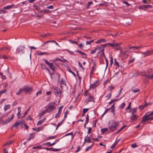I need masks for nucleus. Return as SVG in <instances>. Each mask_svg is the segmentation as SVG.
I'll list each match as a JSON object with an SVG mask.
<instances>
[{"label": "nucleus", "mask_w": 153, "mask_h": 153, "mask_svg": "<svg viewBox=\"0 0 153 153\" xmlns=\"http://www.w3.org/2000/svg\"><path fill=\"white\" fill-rule=\"evenodd\" d=\"M51 54L49 52H40L38 53H37V55H39L41 56L43 55H45L46 54L47 55H49Z\"/></svg>", "instance_id": "c756f323"}, {"label": "nucleus", "mask_w": 153, "mask_h": 153, "mask_svg": "<svg viewBox=\"0 0 153 153\" xmlns=\"http://www.w3.org/2000/svg\"><path fill=\"white\" fill-rule=\"evenodd\" d=\"M3 48V51H6L7 50H9V51H10V48H9L7 47H4Z\"/></svg>", "instance_id": "69168bd1"}, {"label": "nucleus", "mask_w": 153, "mask_h": 153, "mask_svg": "<svg viewBox=\"0 0 153 153\" xmlns=\"http://www.w3.org/2000/svg\"><path fill=\"white\" fill-rule=\"evenodd\" d=\"M93 135L92 134H90L88 138V140H87L86 138L85 139V142L89 143L91 142V140L93 138Z\"/></svg>", "instance_id": "412c9836"}, {"label": "nucleus", "mask_w": 153, "mask_h": 153, "mask_svg": "<svg viewBox=\"0 0 153 153\" xmlns=\"http://www.w3.org/2000/svg\"><path fill=\"white\" fill-rule=\"evenodd\" d=\"M121 50L122 49H121L120 51L121 56L124 59L127 58L128 56V55L126 52H125L124 51H122Z\"/></svg>", "instance_id": "f3484780"}, {"label": "nucleus", "mask_w": 153, "mask_h": 153, "mask_svg": "<svg viewBox=\"0 0 153 153\" xmlns=\"http://www.w3.org/2000/svg\"><path fill=\"white\" fill-rule=\"evenodd\" d=\"M55 90L54 93L56 96L60 97L61 96L62 91L58 88L57 87H56L54 88Z\"/></svg>", "instance_id": "9d476101"}, {"label": "nucleus", "mask_w": 153, "mask_h": 153, "mask_svg": "<svg viewBox=\"0 0 153 153\" xmlns=\"http://www.w3.org/2000/svg\"><path fill=\"white\" fill-rule=\"evenodd\" d=\"M135 59L134 58H132L131 57H130L129 61L128 62V64L129 65L131 63L133 62Z\"/></svg>", "instance_id": "de8ad7c7"}, {"label": "nucleus", "mask_w": 153, "mask_h": 153, "mask_svg": "<svg viewBox=\"0 0 153 153\" xmlns=\"http://www.w3.org/2000/svg\"><path fill=\"white\" fill-rule=\"evenodd\" d=\"M138 117V116H137L136 114H132V115L130 118L131 122L136 120Z\"/></svg>", "instance_id": "4be33fe9"}, {"label": "nucleus", "mask_w": 153, "mask_h": 153, "mask_svg": "<svg viewBox=\"0 0 153 153\" xmlns=\"http://www.w3.org/2000/svg\"><path fill=\"white\" fill-rule=\"evenodd\" d=\"M96 68V64H94L93 65L90 71L91 74H94V71L95 70Z\"/></svg>", "instance_id": "5701e85b"}, {"label": "nucleus", "mask_w": 153, "mask_h": 153, "mask_svg": "<svg viewBox=\"0 0 153 153\" xmlns=\"http://www.w3.org/2000/svg\"><path fill=\"white\" fill-rule=\"evenodd\" d=\"M64 120H65V119H63L62 120V121L60 123H58V124H57V125L56 126V130L57 129V128H58V127L59 126H60V125H61L62 124L63 122H64Z\"/></svg>", "instance_id": "c9c22d12"}, {"label": "nucleus", "mask_w": 153, "mask_h": 153, "mask_svg": "<svg viewBox=\"0 0 153 153\" xmlns=\"http://www.w3.org/2000/svg\"><path fill=\"white\" fill-rule=\"evenodd\" d=\"M106 40L104 39H100L98 40L96 42V43H100L102 42H106Z\"/></svg>", "instance_id": "cd10ccee"}, {"label": "nucleus", "mask_w": 153, "mask_h": 153, "mask_svg": "<svg viewBox=\"0 0 153 153\" xmlns=\"http://www.w3.org/2000/svg\"><path fill=\"white\" fill-rule=\"evenodd\" d=\"M21 123V122H20V121H16L15 124L13 125V127H15L16 128L18 126H19L20 124Z\"/></svg>", "instance_id": "7c9ffc66"}, {"label": "nucleus", "mask_w": 153, "mask_h": 153, "mask_svg": "<svg viewBox=\"0 0 153 153\" xmlns=\"http://www.w3.org/2000/svg\"><path fill=\"white\" fill-rule=\"evenodd\" d=\"M137 110V108H134L132 109V114H134V113H136Z\"/></svg>", "instance_id": "3c124183"}, {"label": "nucleus", "mask_w": 153, "mask_h": 153, "mask_svg": "<svg viewBox=\"0 0 153 153\" xmlns=\"http://www.w3.org/2000/svg\"><path fill=\"white\" fill-rule=\"evenodd\" d=\"M89 116L88 114H87L85 124H87L89 122Z\"/></svg>", "instance_id": "a18cd8bd"}, {"label": "nucleus", "mask_w": 153, "mask_h": 153, "mask_svg": "<svg viewBox=\"0 0 153 153\" xmlns=\"http://www.w3.org/2000/svg\"><path fill=\"white\" fill-rule=\"evenodd\" d=\"M55 104V102H50L46 106V111L48 113H50L56 109V107L54 105Z\"/></svg>", "instance_id": "7ed1b4c3"}, {"label": "nucleus", "mask_w": 153, "mask_h": 153, "mask_svg": "<svg viewBox=\"0 0 153 153\" xmlns=\"http://www.w3.org/2000/svg\"><path fill=\"white\" fill-rule=\"evenodd\" d=\"M127 125H125L123 126L121 128L119 129V130H118L116 132L117 133H118L120 132L121 131H122L123 129H124L127 126Z\"/></svg>", "instance_id": "37998d69"}, {"label": "nucleus", "mask_w": 153, "mask_h": 153, "mask_svg": "<svg viewBox=\"0 0 153 153\" xmlns=\"http://www.w3.org/2000/svg\"><path fill=\"white\" fill-rule=\"evenodd\" d=\"M23 90L25 92V94L28 93L30 94L33 91L32 87L25 85L23 87Z\"/></svg>", "instance_id": "39448f33"}, {"label": "nucleus", "mask_w": 153, "mask_h": 153, "mask_svg": "<svg viewBox=\"0 0 153 153\" xmlns=\"http://www.w3.org/2000/svg\"><path fill=\"white\" fill-rule=\"evenodd\" d=\"M119 100H118L117 99H114L113 100H111V101L109 102V105H111L112 103L116 101H117Z\"/></svg>", "instance_id": "c03bdc74"}, {"label": "nucleus", "mask_w": 153, "mask_h": 153, "mask_svg": "<svg viewBox=\"0 0 153 153\" xmlns=\"http://www.w3.org/2000/svg\"><path fill=\"white\" fill-rule=\"evenodd\" d=\"M111 92L112 91H111L108 95H107L105 96V97L107 98V100H108L111 98Z\"/></svg>", "instance_id": "a19ab883"}, {"label": "nucleus", "mask_w": 153, "mask_h": 153, "mask_svg": "<svg viewBox=\"0 0 153 153\" xmlns=\"http://www.w3.org/2000/svg\"><path fill=\"white\" fill-rule=\"evenodd\" d=\"M40 65L41 66V68L42 69H46L48 71H49V70L48 68L46 67V65L44 63H40Z\"/></svg>", "instance_id": "a878e982"}, {"label": "nucleus", "mask_w": 153, "mask_h": 153, "mask_svg": "<svg viewBox=\"0 0 153 153\" xmlns=\"http://www.w3.org/2000/svg\"><path fill=\"white\" fill-rule=\"evenodd\" d=\"M138 146L137 145L136 143H134V144H132L131 145V147L133 148H135V147H137Z\"/></svg>", "instance_id": "bf43d9fd"}, {"label": "nucleus", "mask_w": 153, "mask_h": 153, "mask_svg": "<svg viewBox=\"0 0 153 153\" xmlns=\"http://www.w3.org/2000/svg\"><path fill=\"white\" fill-rule=\"evenodd\" d=\"M109 110H110V109L109 108H107L106 109H105V110L104 112V113L103 114H102V116H101V117H103V116Z\"/></svg>", "instance_id": "864d4df0"}, {"label": "nucleus", "mask_w": 153, "mask_h": 153, "mask_svg": "<svg viewBox=\"0 0 153 153\" xmlns=\"http://www.w3.org/2000/svg\"><path fill=\"white\" fill-rule=\"evenodd\" d=\"M92 147V145H91V146H89L88 147H87L85 149V151L86 152H87L88 150L90 149Z\"/></svg>", "instance_id": "e2e57ef3"}, {"label": "nucleus", "mask_w": 153, "mask_h": 153, "mask_svg": "<svg viewBox=\"0 0 153 153\" xmlns=\"http://www.w3.org/2000/svg\"><path fill=\"white\" fill-rule=\"evenodd\" d=\"M121 43L115 42L110 44V46L113 48L115 50L117 51L120 49V45Z\"/></svg>", "instance_id": "423d86ee"}, {"label": "nucleus", "mask_w": 153, "mask_h": 153, "mask_svg": "<svg viewBox=\"0 0 153 153\" xmlns=\"http://www.w3.org/2000/svg\"><path fill=\"white\" fill-rule=\"evenodd\" d=\"M68 113V110H67L64 114V119H65V120L67 117V114Z\"/></svg>", "instance_id": "4d7b16f0"}, {"label": "nucleus", "mask_w": 153, "mask_h": 153, "mask_svg": "<svg viewBox=\"0 0 153 153\" xmlns=\"http://www.w3.org/2000/svg\"><path fill=\"white\" fill-rule=\"evenodd\" d=\"M114 87L112 86V85H110L108 88V90H112L114 88Z\"/></svg>", "instance_id": "6e6d98bb"}, {"label": "nucleus", "mask_w": 153, "mask_h": 153, "mask_svg": "<svg viewBox=\"0 0 153 153\" xmlns=\"http://www.w3.org/2000/svg\"><path fill=\"white\" fill-rule=\"evenodd\" d=\"M125 105L126 104L125 102L123 103L119 106L121 110L125 106Z\"/></svg>", "instance_id": "4c0bfd02"}, {"label": "nucleus", "mask_w": 153, "mask_h": 153, "mask_svg": "<svg viewBox=\"0 0 153 153\" xmlns=\"http://www.w3.org/2000/svg\"><path fill=\"white\" fill-rule=\"evenodd\" d=\"M131 91L133 92L136 93L137 92H139L140 89L138 88H136L135 89H132Z\"/></svg>", "instance_id": "ea45409f"}, {"label": "nucleus", "mask_w": 153, "mask_h": 153, "mask_svg": "<svg viewBox=\"0 0 153 153\" xmlns=\"http://www.w3.org/2000/svg\"><path fill=\"white\" fill-rule=\"evenodd\" d=\"M7 91V89L0 91V94L5 93Z\"/></svg>", "instance_id": "13d9d810"}, {"label": "nucleus", "mask_w": 153, "mask_h": 153, "mask_svg": "<svg viewBox=\"0 0 153 153\" xmlns=\"http://www.w3.org/2000/svg\"><path fill=\"white\" fill-rule=\"evenodd\" d=\"M114 65L117 66L118 68H119L120 67V64L117 61V59L116 58L114 59Z\"/></svg>", "instance_id": "473e14b6"}, {"label": "nucleus", "mask_w": 153, "mask_h": 153, "mask_svg": "<svg viewBox=\"0 0 153 153\" xmlns=\"http://www.w3.org/2000/svg\"><path fill=\"white\" fill-rule=\"evenodd\" d=\"M42 145L43 146H46L48 147H50L53 146V144L51 143L50 142L45 143H43Z\"/></svg>", "instance_id": "bb28decb"}, {"label": "nucleus", "mask_w": 153, "mask_h": 153, "mask_svg": "<svg viewBox=\"0 0 153 153\" xmlns=\"http://www.w3.org/2000/svg\"><path fill=\"white\" fill-rule=\"evenodd\" d=\"M20 122H21V123L20 124V126H21V127H22V126H23V124H24V123H25V121H24V120H22L21 121H20Z\"/></svg>", "instance_id": "338daca9"}, {"label": "nucleus", "mask_w": 153, "mask_h": 153, "mask_svg": "<svg viewBox=\"0 0 153 153\" xmlns=\"http://www.w3.org/2000/svg\"><path fill=\"white\" fill-rule=\"evenodd\" d=\"M14 116V114H12L11 117H9L5 120L3 121L2 119L0 117V121L1 122V124L3 125H5L10 122L13 119Z\"/></svg>", "instance_id": "20e7f679"}, {"label": "nucleus", "mask_w": 153, "mask_h": 153, "mask_svg": "<svg viewBox=\"0 0 153 153\" xmlns=\"http://www.w3.org/2000/svg\"><path fill=\"white\" fill-rule=\"evenodd\" d=\"M110 44H111V43H105L104 45H100V46L102 48H103L104 49V48H105L107 46H110Z\"/></svg>", "instance_id": "c85d7f7f"}, {"label": "nucleus", "mask_w": 153, "mask_h": 153, "mask_svg": "<svg viewBox=\"0 0 153 153\" xmlns=\"http://www.w3.org/2000/svg\"><path fill=\"white\" fill-rule=\"evenodd\" d=\"M43 149H46L47 151H51L57 152L60 150V149H53V148H49L47 147L43 148Z\"/></svg>", "instance_id": "dca6fc26"}, {"label": "nucleus", "mask_w": 153, "mask_h": 153, "mask_svg": "<svg viewBox=\"0 0 153 153\" xmlns=\"http://www.w3.org/2000/svg\"><path fill=\"white\" fill-rule=\"evenodd\" d=\"M88 108H84L83 109V113H85L88 110Z\"/></svg>", "instance_id": "774afa93"}, {"label": "nucleus", "mask_w": 153, "mask_h": 153, "mask_svg": "<svg viewBox=\"0 0 153 153\" xmlns=\"http://www.w3.org/2000/svg\"><path fill=\"white\" fill-rule=\"evenodd\" d=\"M150 116L148 113L146 114L143 117L141 123H145L147 120H149V116Z\"/></svg>", "instance_id": "f8f14e48"}, {"label": "nucleus", "mask_w": 153, "mask_h": 153, "mask_svg": "<svg viewBox=\"0 0 153 153\" xmlns=\"http://www.w3.org/2000/svg\"><path fill=\"white\" fill-rule=\"evenodd\" d=\"M140 52L142 54L144 55L145 57L153 55V50H148L145 52Z\"/></svg>", "instance_id": "1a4fd4ad"}, {"label": "nucleus", "mask_w": 153, "mask_h": 153, "mask_svg": "<svg viewBox=\"0 0 153 153\" xmlns=\"http://www.w3.org/2000/svg\"><path fill=\"white\" fill-rule=\"evenodd\" d=\"M117 144V143H116L115 142L112 145V146H111V148H114Z\"/></svg>", "instance_id": "0e129e2a"}, {"label": "nucleus", "mask_w": 153, "mask_h": 153, "mask_svg": "<svg viewBox=\"0 0 153 153\" xmlns=\"http://www.w3.org/2000/svg\"><path fill=\"white\" fill-rule=\"evenodd\" d=\"M75 51L76 52L79 53L80 54H81V55L82 56V58L85 59H87V55L84 52H83L79 50H76Z\"/></svg>", "instance_id": "4468645a"}, {"label": "nucleus", "mask_w": 153, "mask_h": 153, "mask_svg": "<svg viewBox=\"0 0 153 153\" xmlns=\"http://www.w3.org/2000/svg\"><path fill=\"white\" fill-rule=\"evenodd\" d=\"M57 10H35V14L33 15L36 17L40 18L44 14L48 12H50L51 14L54 16H57L58 13Z\"/></svg>", "instance_id": "f257e3e1"}, {"label": "nucleus", "mask_w": 153, "mask_h": 153, "mask_svg": "<svg viewBox=\"0 0 153 153\" xmlns=\"http://www.w3.org/2000/svg\"><path fill=\"white\" fill-rule=\"evenodd\" d=\"M110 67H111L112 66V65L113 63V57L112 56H110Z\"/></svg>", "instance_id": "58836bf2"}, {"label": "nucleus", "mask_w": 153, "mask_h": 153, "mask_svg": "<svg viewBox=\"0 0 153 153\" xmlns=\"http://www.w3.org/2000/svg\"><path fill=\"white\" fill-rule=\"evenodd\" d=\"M94 41V39H93L91 41H87L86 42V45H90L91 44L92 42H93Z\"/></svg>", "instance_id": "603ef678"}, {"label": "nucleus", "mask_w": 153, "mask_h": 153, "mask_svg": "<svg viewBox=\"0 0 153 153\" xmlns=\"http://www.w3.org/2000/svg\"><path fill=\"white\" fill-rule=\"evenodd\" d=\"M25 49V47L24 46L20 45L18 48L16 49V53H24V50Z\"/></svg>", "instance_id": "6e6552de"}, {"label": "nucleus", "mask_w": 153, "mask_h": 153, "mask_svg": "<svg viewBox=\"0 0 153 153\" xmlns=\"http://www.w3.org/2000/svg\"><path fill=\"white\" fill-rule=\"evenodd\" d=\"M97 50V48H95L93 50H91V54H94V53H95L96 52Z\"/></svg>", "instance_id": "052dcab7"}, {"label": "nucleus", "mask_w": 153, "mask_h": 153, "mask_svg": "<svg viewBox=\"0 0 153 153\" xmlns=\"http://www.w3.org/2000/svg\"><path fill=\"white\" fill-rule=\"evenodd\" d=\"M42 146H34L33 147V149H43V148H42Z\"/></svg>", "instance_id": "e433bc0d"}, {"label": "nucleus", "mask_w": 153, "mask_h": 153, "mask_svg": "<svg viewBox=\"0 0 153 153\" xmlns=\"http://www.w3.org/2000/svg\"><path fill=\"white\" fill-rule=\"evenodd\" d=\"M152 7V6L150 5H143L140 7V9H146V8H151Z\"/></svg>", "instance_id": "b1692460"}, {"label": "nucleus", "mask_w": 153, "mask_h": 153, "mask_svg": "<svg viewBox=\"0 0 153 153\" xmlns=\"http://www.w3.org/2000/svg\"><path fill=\"white\" fill-rule=\"evenodd\" d=\"M99 82V80H96L94 83L91 84L89 87V90L91 89H94L99 85L100 84Z\"/></svg>", "instance_id": "9b49d317"}, {"label": "nucleus", "mask_w": 153, "mask_h": 153, "mask_svg": "<svg viewBox=\"0 0 153 153\" xmlns=\"http://www.w3.org/2000/svg\"><path fill=\"white\" fill-rule=\"evenodd\" d=\"M10 108V106L9 105H5L4 107V111H6L7 110Z\"/></svg>", "instance_id": "72a5a7b5"}, {"label": "nucleus", "mask_w": 153, "mask_h": 153, "mask_svg": "<svg viewBox=\"0 0 153 153\" xmlns=\"http://www.w3.org/2000/svg\"><path fill=\"white\" fill-rule=\"evenodd\" d=\"M145 104L144 105H143V108H144L147 106L148 105H151V103H147V102H146V101L145 102Z\"/></svg>", "instance_id": "8fccbe9b"}, {"label": "nucleus", "mask_w": 153, "mask_h": 153, "mask_svg": "<svg viewBox=\"0 0 153 153\" xmlns=\"http://www.w3.org/2000/svg\"><path fill=\"white\" fill-rule=\"evenodd\" d=\"M108 130V128H103L101 129V132L102 133H103L107 131Z\"/></svg>", "instance_id": "79ce46f5"}, {"label": "nucleus", "mask_w": 153, "mask_h": 153, "mask_svg": "<svg viewBox=\"0 0 153 153\" xmlns=\"http://www.w3.org/2000/svg\"><path fill=\"white\" fill-rule=\"evenodd\" d=\"M78 65L81 68L84 70L85 69V68L82 67V65L79 62H78Z\"/></svg>", "instance_id": "680f3d73"}, {"label": "nucleus", "mask_w": 153, "mask_h": 153, "mask_svg": "<svg viewBox=\"0 0 153 153\" xmlns=\"http://www.w3.org/2000/svg\"><path fill=\"white\" fill-rule=\"evenodd\" d=\"M142 76L146 78L149 79H153V74L151 75H147L145 74H142Z\"/></svg>", "instance_id": "a211bd4d"}, {"label": "nucleus", "mask_w": 153, "mask_h": 153, "mask_svg": "<svg viewBox=\"0 0 153 153\" xmlns=\"http://www.w3.org/2000/svg\"><path fill=\"white\" fill-rule=\"evenodd\" d=\"M15 142V141L14 140L13 141H10L9 142H7L6 143V144L7 146L8 145H10V144H11L13 143H14Z\"/></svg>", "instance_id": "09e8293b"}, {"label": "nucleus", "mask_w": 153, "mask_h": 153, "mask_svg": "<svg viewBox=\"0 0 153 153\" xmlns=\"http://www.w3.org/2000/svg\"><path fill=\"white\" fill-rule=\"evenodd\" d=\"M16 7L14 4L11 5H9L4 7V9L5 10L13 8H15Z\"/></svg>", "instance_id": "6ab92c4d"}, {"label": "nucleus", "mask_w": 153, "mask_h": 153, "mask_svg": "<svg viewBox=\"0 0 153 153\" xmlns=\"http://www.w3.org/2000/svg\"><path fill=\"white\" fill-rule=\"evenodd\" d=\"M91 101L94 102V99L93 97L91 95V94H89V97L87 99L85 100V102L87 103H88V102Z\"/></svg>", "instance_id": "ddd939ff"}, {"label": "nucleus", "mask_w": 153, "mask_h": 153, "mask_svg": "<svg viewBox=\"0 0 153 153\" xmlns=\"http://www.w3.org/2000/svg\"><path fill=\"white\" fill-rule=\"evenodd\" d=\"M60 84L61 85H63L65 86H67L66 82L64 79L63 78H61Z\"/></svg>", "instance_id": "393cba45"}, {"label": "nucleus", "mask_w": 153, "mask_h": 153, "mask_svg": "<svg viewBox=\"0 0 153 153\" xmlns=\"http://www.w3.org/2000/svg\"><path fill=\"white\" fill-rule=\"evenodd\" d=\"M63 108V106H61L59 108L58 113H57V114L55 116V117L56 118H57L60 116L62 110Z\"/></svg>", "instance_id": "2eb2a0df"}, {"label": "nucleus", "mask_w": 153, "mask_h": 153, "mask_svg": "<svg viewBox=\"0 0 153 153\" xmlns=\"http://www.w3.org/2000/svg\"><path fill=\"white\" fill-rule=\"evenodd\" d=\"M108 127L110 130L112 132L114 131L119 125L118 122H116L113 120L108 122Z\"/></svg>", "instance_id": "f03ea898"}, {"label": "nucleus", "mask_w": 153, "mask_h": 153, "mask_svg": "<svg viewBox=\"0 0 153 153\" xmlns=\"http://www.w3.org/2000/svg\"><path fill=\"white\" fill-rule=\"evenodd\" d=\"M21 110H19L17 114V115L18 116V118H19L21 116Z\"/></svg>", "instance_id": "5fc2aeb1"}, {"label": "nucleus", "mask_w": 153, "mask_h": 153, "mask_svg": "<svg viewBox=\"0 0 153 153\" xmlns=\"http://www.w3.org/2000/svg\"><path fill=\"white\" fill-rule=\"evenodd\" d=\"M132 48H133V50L135 51L138 50L139 49L138 46H132L130 47L129 48L130 49Z\"/></svg>", "instance_id": "f704fd0d"}, {"label": "nucleus", "mask_w": 153, "mask_h": 153, "mask_svg": "<svg viewBox=\"0 0 153 153\" xmlns=\"http://www.w3.org/2000/svg\"><path fill=\"white\" fill-rule=\"evenodd\" d=\"M44 61H45V63L48 65L50 68L53 71L55 70V66L54 65L53 63H55L53 62V63H50L47 60L44 59Z\"/></svg>", "instance_id": "0eeeda50"}, {"label": "nucleus", "mask_w": 153, "mask_h": 153, "mask_svg": "<svg viewBox=\"0 0 153 153\" xmlns=\"http://www.w3.org/2000/svg\"><path fill=\"white\" fill-rule=\"evenodd\" d=\"M93 2L91 1L88 2V4H87V6L86 8L88 9L89 8V7L90 5L91 4H93Z\"/></svg>", "instance_id": "49530a36"}, {"label": "nucleus", "mask_w": 153, "mask_h": 153, "mask_svg": "<svg viewBox=\"0 0 153 153\" xmlns=\"http://www.w3.org/2000/svg\"><path fill=\"white\" fill-rule=\"evenodd\" d=\"M35 137V133H32L30 134L29 135V137L28 138H27L26 139L27 140V142L29 141L31 139H33Z\"/></svg>", "instance_id": "aec40b11"}, {"label": "nucleus", "mask_w": 153, "mask_h": 153, "mask_svg": "<svg viewBox=\"0 0 153 153\" xmlns=\"http://www.w3.org/2000/svg\"><path fill=\"white\" fill-rule=\"evenodd\" d=\"M23 91H24L23 90V88H20L19 89V91L16 93V94L19 95L22 93Z\"/></svg>", "instance_id": "2f4dec72"}]
</instances>
